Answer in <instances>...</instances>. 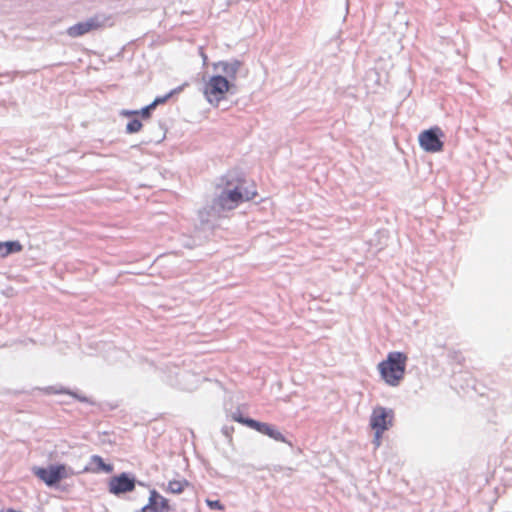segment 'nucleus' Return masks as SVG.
I'll return each instance as SVG.
<instances>
[{
  "label": "nucleus",
  "instance_id": "9",
  "mask_svg": "<svg viewBox=\"0 0 512 512\" xmlns=\"http://www.w3.org/2000/svg\"><path fill=\"white\" fill-rule=\"evenodd\" d=\"M104 21L99 16H94L84 22H79L67 29V34L72 38L83 36L91 31L102 28Z\"/></svg>",
  "mask_w": 512,
  "mask_h": 512
},
{
  "label": "nucleus",
  "instance_id": "16",
  "mask_svg": "<svg viewBox=\"0 0 512 512\" xmlns=\"http://www.w3.org/2000/svg\"><path fill=\"white\" fill-rule=\"evenodd\" d=\"M206 504L208 505V507L210 509H213V510H220V511H223L224 510V505L219 501V500H210V499H207L206 500Z\"/></svg>",
  "mask_w": 512,
  "mask_h": 512
},
{
  "label": "nucleus",
  "instance_id": "5",
  "mask_svg": "<svg viewBox=\"0 0 512 512\" xmlns=\"http://www.w3.org/2000/svg\"><path fill=\"white\" fill-rule=\"evenodd\" d=\"M231 418L233 421L243 424L251 429H254V430L258 431L259 433L264 434V435L274 439L275 441H279V442L286 441L284 435L280 431H278L273 425H270L268 423L259 422L254 419H251V418H245L238 412L233 413Z\"/></svg>",
  "mask_w": 512,
  "mask_h": 512
},
{
  "label": "nucleus",
  "instance_id": "4",
  "mask_svg": "<svg viewBox=\"0 0 512 512\" xmlns=\"http://www.w3.org/2000/svg\"><path fill=\"white\" fill-rule=\"evenodd\" d=\"M393 411L381 406L373 409L370 417V426L375 431L376 445H380L383 433L388 430L393 423Z\"/></svg>",
  "mask_w": 512,
  "mask_h": 512
},
{
  "label": "nucleus",
  "instance_id": "2",
  "mask_svg": "<svg viewBox=\"0 0 512 512\" xmlns=\"http://www.w3.org/2000/svg\"><path fill=\"white\" fill-rule=\"evenodd\" d=\"M408 357L402 352H390L377 368L384 382L392 387L398 386L404 379Z\"/></svg>",
  "mask_w": 512,
  "mask_h": 512
},
{
  "label": "nucleus",
  "instance_id": "3",
  "mask_svg": "<svg viewBox=\"0 0 512 512\" xmlns=\"http://www.w3.org/2000/svg\"><path fill=\"white\" fill-rule=\"evenodd\" d=\"M230 87L231 84L225 77L221 75L212 76L205 84L204 96L211 105L218 106L225 99Z\"/></svg>",
  "mask_w": 512,
  "mask_h": 512
},
{
  "label": "nucleus",
  "instance_id": "12",
  "mask_svg": "<svg viewBox=\"0 0 512 512\" xmlns=\"http://www.w3.org/2000/svg\"><path fill=\"white\" fill-rule=\"evenodd\" d=\"M22 245L18 241L0 242V257H6L11 253L20 252Z\"/></svg>",
  "mask_w": 512,
  "mask_h": 512
},
{
  "label": "nucleus",
  "instance_id": "11",
  "mask_svg": "<svg viewBox=\"0 0 512 512\" xmlns=\"http://www.w3.org/2000/svg\"><path fill=\"white\" fill-rule=\"evenodd\" d=\"M91 471L94 473H111L113 471V465L106 464L102 457L93 455L90 459Z\"/></svg>",
  "mask_w": 512,
  "mask_h": 512
},
{
  "label": "nucleus",
  "instance_id": "18",
  "mask_svg": "<svg viewBox=\"0 0 512 512\" xmlns=\"http://www.w3.org/2000/svg\"><path fill=\"white\" fill-rule=\"evenodd\" d=\"M56 393H68V392L63 390V389H61V390L56 391Z\"/></svg>",
  "mask_w": 512,
  "mask_h": 512
},
{
  "label": "nucleus",
  "instance_id": "10",
  "mask_svg": "<svg viewBox=\"0 0 512 512\" xmlns=\"http://www.w3.org/2000/svg\"><path fill=\"white\" fill-rule=\"evenodd\" d=\"M171 509L169 500L160 495L156 490L150 491L148 504L140 512H169Z\"/></svg>",
  "mask_w": 512,
  "mask_h": 512
},
{
  "label": "nucleus",
  "instance_id": "14",
  "mask_svg": "<svg viewBox=\"0 0 512 512\" xmlns=\"http://www.w3.org/2000/svg\"><path fill=\"white\" fill-rule=\"evenodd\" d=\"M156 107V103H151L149 104L148 106L142 108L141 110H133V111H130V110H123L121 112V115L125 116V117H131L133 115H140L143 119H148L150 118V113L151 111Z\"/></svg>",
  "mask_w": 512,
  "mask_h": 512
},
{
  "label": "nucleus",
  "instance_id": "7",
  "mask_svg": "<svg viewBox=\"0 0 512 512\" xmlns=\"http://www.w3.org/2000/svg\"><path fill=\"white\" fill-rule=\"evenodd\" d=\"M33 473L48 486H53L67 477L66 466L63 464L51 465L48 468L34 467Z\"/></svg>",
  "mask_w": 512,
  "mask_h": 512
},
{
  "label": "nucleus",
  "instance_id": "15",
  "mask_svg": "<svg viewBox=\"0 0 512 512\" xmlns=\"http://www.w3.org/2000/svg\"><path fill=\"white\" fill-rule=\"evenodd\" d=\"M143 125L140 120L133 119L130 122H128L126 126V132L129 134L137 133L142 129Z\"/></svg>",
  "mask_w": 512,
  "mask_h": 512
},
{
  "label": "nucleus",
  "instance_id": "8",
  "mask_svg": "<svg viewBox=\"0 0 512 512\" xmlns=\"http://www.w3.org/2000/svg\"><path fill=\"white\" fill-rule=\"evenodd\" d=\"M136 480L127 473L112 476L108 481V491L115 496H121L134 491Z\"/></svg>",
  "mask_w": 512,
  "mask_h": 512
},
{
  "label": "nucleus",
  "instance_id": "6",
  "mask_svg": "<svg viewBox=\"0 0 512 512\" xmlns=\"http://www.w3.org/2000/svg\"><path fill=\"white\" fill-rule=\"evenodd\" d=\"M444 136L442 130L435 126L428 130L422 131L419 136V144L421 148L429 153H436L443 150L444 143L441 138Z\"/></svg>",
  "mask_w": 512,
  "mask_h": 512
},
{
  "label": "nucleus",
  "instance_id": "1",
  "mask_svg": "<svg viewBox=\"0 0 512 512\" xmlns=\"http://www.w3.org/2000/svg\"><path fill=\"white\" fill-rule=\"evenodd\" d=\"M222 184L218 187H224L223 191L214 199V207L219 210H233L241 203L250 201L257 196L255 185L252 183L246 185L244 178H237L235 185L232 180L221 179Z\"/></svg>",
  "mask_w": 512,
  "mask_h": 512
},
{
  "label": "nucleus",
  "instance_id": "17",
  "mask_svg": "<svg viewBox=\"0 0 512 512\" xmlns=\"http://www.w3.org/2000/svg\"><path fill=\"white\" fill-rule=\"evenodd\" d=\"M167 97H163V98H156L152 103H156V106L158 104H162L166 101Z\"/></svg>",
  "mask_w": 512,
  "mask_h": 512
},
{
  "label": "nucleus",
  "instance_id": "13",
  "mask_svg": "<svg viewBox=\"0 0 512 512\" xmlns=\"http://www.w3.org/2000/svg\"><path fill=\"white\" fill-rule=\"evenodd\" d=\"M189 482L185 479L182 480H171L168 482L166 491L172 494H181L186 487H188Z\"/></svg>",
  "mask_w": 512,
  "mask_h": 512
}]
</instances>
